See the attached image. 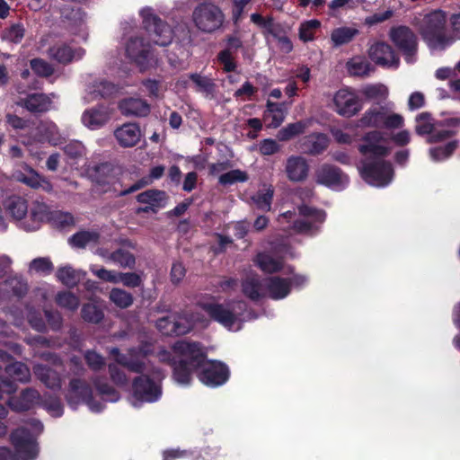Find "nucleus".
<instances>
[{
	"mask_svg": "<svg viewBox=\"0 0 460 460\" xmlns=\"http://www.w3.org/2000/svg\"><path fill=\"white\" fill-rule=\"evenodd\" d=\"M172 350L178 357H172L169 352L163 355L164 360L170 361L174 379L183 385L190 383L191 375L196 373L201 380V345L199 342L178 341L172 345Z\"/></svg>",
	"mask_w": 460,
	"mask_h": 460,
	"instance_id": "1",
	"label": "nucleus"
},
{
	"mask_svg": "<svg viewBox=\"0 0 460 460\" xmlns=\"http://www.w3.org/2000/svg\"><path fill=\"white\" fill-rule=\"evenodd\" d=\"M203 311L225 328L233 332L241 330L243 323L258 317L257 314L247 310L245 302L241 300L225 304H203Z\"/></svg>",
	"mask_w": 460,
	"mask_h": 460,
	"instance_id": "2",
	"label": "nucleus"
},
{
	"mask_svg": "<svg viewBox=\"0 0 460 460\" xmlns=\"http://www.w3.org/2000/svg\"><path fill=\"white\" fill-rule=\"evenodd\" d=\"M283 228H292L296 233L314 235L318 233L320 225L325 220V213L316 208L313 203H301L298 213L287 210L279 217Z\"/></svg>",
	"mask_w": 460,
	"mask_h": 460,
	"instance_id": "3",
	"label": "nucleus"
},
{
	"mask_svg": "<svg viewBox=\"0 0 460 460\" xmlns=\"http://www.w3.org/2000/svg\"><path fill=\"white\" fill-rule=\"evenodd\" d=\"M447 13L442 10H434L416 19V25L431 49H444L453 44L455 39L444 31Z\"/></svg>",
	"mask_w": 460,
	"mask_h": 460,
	"instance_id": "4",
	"label": "nucleus"
},
{
	"mask_svg": "<svg viewBox=\"0 0 460 460\" xmlns=\"http://www.w3.org/2000/svg\"><path fill=\"white\" fill-rule=\"evenodd\" d=\"M402 116L394 111V105H373L358 120L360 128H399L403 126Z\"/></svg>",
	"mask_w": 460,
	"mask_h": 460,
	"instance_id": "5",
	"label": "nucleus"
},
{
	"mask_svg": "<svg viewBox=\"0 0 460 460\" xmlns=\"http://www.w3.org/2000/svg\"><path fill=\"white\" fill-rule=\"evenodd\" d=\"M296 254L292 247L286 243L273 245L270 252H258L254 263L266 273H273L283 270L285 273L293 272V267L286 265L283 261L285 257L294 258Z\"/></svg>",
	"mask_w": 460,
	"mask_h": 460,
	"instance_id": "6",
	"label": "nucleus"
},
{
	"mask_svg": "<svg viewBox=\"0 0 460 460\" xmlns=\"http://www.w3.org/2000/svg\"><path fill=\"white\" fill-rule=\"evenodd\" d=\"M360 175L369 185L384 188L394 180V171L390 162L376 159L363 163L360 168Z\"/></svg>",
	"mask_w": 460,
	"mask_h": 460,
	"instance_id": "7",
	"label": "nucleus"
},
{
	"mask_svg": "<svg viewBox=\"0 0 460 460\" xmlns=\"http://www.w3.org/2000/svg\"><path fill=\"white\" fill-rule=\"evenodd\" d=\"M66 399L73 409H76L80 403L86 404L94 412H100L103 409L102 403L93 398L91 385L81 378H72L69 381Z\"/></svg>",
	"mask_w": 460,
	"mask_h": 460,
	"instance_id": "8",
	"label": "nucleus"
},
{
	"mask_svg": "<svg viewBox=\"0 0 460 460\" xmlns=\"http://www.w3.org/2000/svg\"><path fill=\"white\" fill-rule=\"evenodd\" d=\"M85 174L87 178L100 187L101 191H112L115 197H120L115 186L116 177L114 175V166L110 162L95 163L91 162L85 165Z\"/></svg>",
	"mask_w": 460,
	"mask_h": 460,
	"instance_id": "9",
	"label": "nucleus"
},
{
	"mask_svg": "<svg viewBox=\"0 0 460 460\" xmlns=\"http://www.w3.org/2000/svg\"><path fill=\"white\" fill-rule=\"evenodd\" d=\"M141 16L143 27L155 45L165 47L172 42V30L170 25L154 13L151 8L143 9Z\"/></svg>",
	"mask_w": 460,
	"mask_h": 460,
	"instance_id": "10",
	"label": "nucleus"
},
{
	"mask_svg": "<svg viewBox=\"0 0 460 460\" xmlns=\"http://www.w3.org/2000/svg\"><path fill=\"white\" fill-rule=\"evenodd\" d=\"M30 217L33 223L48 222L51 226L58 229H66L74 226L75 220L69 212L61 210H50L47 203H34L31 208Z\"/></svg>",
	"mask_w": 460,
	"mask_h": 460,
	"instance_id": "11",
	"label": "nucleus"
},
{
	"mask_svg": "<svg viewBox=\"0 0 460 460\" xmlns=\"http://www.w3.org/2000/svg\"><path fill=\"white\" fill-rule=\"evenodd\" d=\"M331 107L340 116L351 118L362 110L363 105L354 92L341 89L333 94Z\"/></svg>",
	"mask_w": 460,
	"mask_h": 460,
	"instance_id": "12",
	"label": "nucleus"
},
{
	"mask_svg": "<svg viewBox=\"0 0 460 460\" xmlns=\"http://www.w3.org/2000/svg\"><path fill=\"white\" fill-rule=\"evenodd\" d=\"M91 271L98 277L100 279L118 284L121 283L124 287L128 288H137L143 286V271L136 272V271H128V272H120L116 270H110L105 268H101L95 270L94 268H91Z\"/></svg>",
	"mask_w": 460,
	"mask_h": 460,
	"instance_id": "13",
	"label": "nucleus"
},
{
	"mask_svg": "<svg viewBox=\"0 0 460 460\" xmlns=\"http://www.w3.org/2000/svg\"><path fill=\"white\" fill-rule=\"evenodd\" d=\"M358 151L365 156H373L378 159L387 155L390 152L385 134L378 130L367 132L358 146Z\"/></svg>",
	"mask_w": 460,
	"mask_h": 460,
	"instance_id": "14",
	"label": "nucleus"
},
{
	"mask_svg": "<svg viewBox=\"0 0 460 460\" xmlns=\"http://www.w3.org/2000/svg\"><path fill=\"white\" fill-rule=\"evenodd\" d=\"M230 376L228 367L218 360L208 359L203 354V383L210 387H217L226 383Z\"/></svg>",
	"mask_w": 460,
	"mask_h": 460,
	"instance_id": "15",
	"label": "nucleus"
},
{
	"mask_svg": "<svg viewBox=\"0 0 460 460\" xmlns=\"http://www.w3.org/2000/svg\"><path fill=\"white\" fill-rule=\"evenodd\" d=\"M415 130L419 135H428L429 143L442 142L453 135L452 131L442 128L438 123L433 122L428 113L417 116Z\"/></svg>",
	"mask_w": 460,
	"mask_h": 460,
	"instance_id": "16",
	"label": "nucleus"
},
{
	"mask_svg": "<svg viewBox=\"0 0 460 460\" xmlns=\"http://www.w3.org/2000/svg\"><path fill=\"white\" fill-rule=\"evenodd\" d=\"M10 440L16 452L24 460H34L38 454L37 445L32 438L31 431L23 427L12 431Z\"/></svg>",
	"mask_w": 460,
	"mask_h": 460,
	"instance_id": "17",
	"label": "nucleus"
},
{
	"mask_svg": "<svg viewBox=\"0 0 460 460\" xmlns=\"http://www.w3.org/2000/svg\"><path fill=\"white\" fill-rule=\"evenodd\" d=\"M132 391L137 401L146 402H156L162 394L161 387L147 375H140L133 379Z\"/></svg>",
	"mask_w": 460,
	"mask_h": 460,
	"instance_id": "18",
	"label": "nucleus"
},
{
	"mask_svg": "<svg viewBox=\"0 0 460 460\" xmlns=\"http://www.w3.org/2000/svg\"><path fill=\"white\" fill-rule=\"evenodd\" d=\"M392 41L400 49L408 63H412L417 50V40L414 33L407 27L400 26L390 31Z\"/></svg>",
	"mask_w": 460,
	"mask_h": 460,
	"instance_id": "19",
	"label": "nucleus"
},
{
	"mask_svg": "<svg viewBox=\"0 0 460 460\" xmlns=\"http://www.w3.org/2000/svg\"><path fill=\"white\" fill-rule=\"evenodd\" d=\"M151 46L143 38L132 37L126 45V55L141 70L148 67L150 61Z\"/></svg>",
	"mask_w": 460,
	"mask_h": 460,
	"instance_id": "20",
	"label": "nucleus"
},
{
	"mask_svg": "<svg viewBox=\"0 0 460 460\" xmlns=\"http://www.w3.org/2000/svg\"><path fill=\"white\" fill-rule=\"evenodd\" d=\"M317 182L334 190H342L349 184L348 176L339 168L324 164L316 172Z\"/></svg>",
	"mask_w": 460,
	"mask_h": 460,
	"instance_id": "21",
	"label": "nucleus"
},
{
	"mask_svg": "<svg viewBox=\"0 0 460 460\" xmlns=\"http://www.w3.org/2000/svg\"><path fill=\"white\" fill-rule=\"evenodd\" d=\"M368 56L376 65L385 67L399 66L400 59L392 47L385 42H375L368 49Z\"/></svg>",
	"mask_w": 460,
	"mask_h": 460,
	"instance_id": "22",
	"label": "nucleus"
},
{
	"mask_svg": "<svg viewBox=\"0 0 460 460\" xmlns=\"http://www.w3.org/2000/svg\"><path fill=\"white\" fill-rule=\"evenodd\" d=\"M287 178L292 182H301L307 179L310 165L305 157L293 155L287 158L284 165Z\"/></svg>",
	"mask_w": 460,
	"mask_h": 460,
	"instance_id": "23",
	"label": "nucleus"
},
{
	"mask_svg": "<svg viewBox=\"0 0 460 460\" xmlns=\"http://www.w3.org/2000/svg\"><path fill=\"white\" fill-rule=\"evenodd\" d=\"M29 378L30 370L24 363L13 361V357L5 362L0 361V379L13 381L17 385L16 381L26 383Z\"/></svg>",
	"mask_w": 460,
	"mask_h": 460,
	"instance_id": "24",
	"label": "nucleus"
},
{
	"mask_svg": "<svg viewBox=\"0 0 460 460\" xmlns=\"http://www.w3.org/2000/svg\"><path fill=\"white\" fill-rule=\"evenodd\" d=\"M156 328L166 336H180L190 331V323L181 317L168 315L156 321Z\"/></svg>",
	"mask_w": 460,
	"mask_h": 460,
	"instance_id": "25",
	"label": "nucleus"
},
{
	"mask_svg": "<svg viewBox=\"0 0 460 460\" xmlns=\"http://www.w3.org/2000/svg\"><path fill=\"white\" fill-rule=\"evenodd\" d=\"M108 106L97 104L94 107L85 110L82 114L83 124L90 129H97L103 127L110 120Z\"/></svg>",
	"mask_w": 460,
	"mask_h": 460,
	"instance_id": "26",
	"label": "nucleus"
},
{
	"mask_svg": "<svg viewBox=\"0 0 460 460\" xmlns=\"http://www.w3.org/2000/svg\"><path fill=\"white\" fill-rule=\"evenodd\" d=\"M40 393L32 388L24 389L20 396H11L8 400L9 407L17 412L27 411L40 404Z\"/></svg>",
	"mask_w": 460,
	"mask_h": 460,
	"instance_id": "27",
	"label": "nucleus"
},
{
	"mask_svg": "<svg viewBox=\"0 0 460 460\" xmlns=\"http://www.w3.org/2000/svg\"><path fill=\"white\" fill-rule=\"evenodd\" d=\"M85 13L81 7L64 5L60 8V20L65 28L75 33L84 22Z\"/></svg>",
	"mask_w": 460,
	"mask_h": 460,
	"instance_id": "28",
	"label": "nucleus"
},
{
	"mask_svg": "<svg viewBox=\"0 0 460 460\" xmlns=\"http://www.w3.org/2000/svg\"><path fill=\"white\" fill-rule=\"evenodd\" d=\"M12 177L32 189L40 188L42 182L48 183L33 168L24 163L13 170Z\"/></svg>",
	"mask_w": 460,
	"mask_h": 460,
	"instance_id": "29",
	"label": "nucleus"
},
{
	"mask_svg": "<svg viewBox=\"0 0 460 460\" xmlns=\"http://www.w3.org/2000/svg\"><path fill=\"white\" fill-rule=\"evenodd\" d=\"M48 53L51 59L60 64L66 65L73 61L76 54L78 55V58H81L84 50L81 48L75 49L67 43L63 42L56 43L49 47Z\"/></svg>",
	"mask_w": 460,
	"mask_h": 460,
	"instance_id": "30",
	"label": "nucleus"
},
{
	"mask_svg": "<svg viewBox=\"0 0 460 460\" xmlns=\"http://www.w3.org/2000/svg\"><path fill=\"white\" fill-rule=\"evenodd\" d=\"M51 103V99L42 93H29L20 102L21 106L33 114L47 112L49 110Z\"/></svg>",
	"mask_w": 460,
	"mask_h": 460,
	"instance_id": "31",
	"label": "nucleus"
},
{
	"mask_svg": "<svg viewBox=\"0 0 460 460\" xmlns=\"http://www.w3.org/2000/svg\"><path fill=\"white\" fill-rule=\"evenodd\" d=\"M114 136L121 146L132 147L139 142L141 131L137 123H126L115 130Z\"/></svg>",
	"mask_w": 460,
	"mask_h": 460,
	"instance_id": "32",
	"label": "nucleus"
},
{
	"mask_svg": "<svg viewBox=\"0 0 460 460\" xmlns=\"http://www.w3.org/2000/svg\"><path fill=\"white\" fill-rule=\"evenodd\" d=\"M120 112L125 116L146 117L151 107L149 103L140 98H127L119 103Z\"/></svg>",
	"mask_w": 460,
	"mask_h": 460,
	"instance_id": "33",
	"label": "nucleus"
},
{
	"mask_svg": "<svg viewBox=\"0 0 460 460\" xmlns=\"http://www.w3.org/2000/svg\"><path fill=\"white\" fill-rule=\"evenodd\" d=\"M266 296L279 300L287 297L290 293V283L286 278L270 277L264 279Z\"/></svg>",
	"mask_w": 460,
	"mask_h": 460,
	"instance_id": "34",
	"label": "nucleus"
},
{
	"mask_svg": "<svg viewBox=\"0 0 460 460\" xmlns=\"http://www.w3.org/2000/svg\"><path fill=\"white\" fill-rule=\"evenodd\" d=\"M225 17L222 11L212 4H203V31L212 32L219 29Z\"/></svg>",
	"mask_w": 460,
	"mask_h": 460,
	"instance_id": "35",
	"label": "nucleus"
},
{
	"mask_svg": "<svg viewBox=\"0 0 460 460\" xmlns=\"http://www.w3.org/2000/svg\"><path fill=\"white\" fill-rule=\"evenodd\" d=\"M242 45L240 38L236 36H230L226 39V48L220 51L217 56L218 60L223 65V68L226 72H232L236 68L233 51L240 49Z\"/></svg>",
	"mask_w": 460,
	"mask_h": 460,
	"instance_id": "36",
	"label": "nucleus"
},
{
	"mask_svg": "<svg viewBox=\"0 0 460 460\" xmlns=\"http://www.w3.org/2000/svg\"><path fill=\"white\" fill-rule=\"evenodd\" d=\"M243 293L252 300H258L266 296L264 279L258 276L247 277L243 284Z\"/></svg>",
	"mask_w": 460,
	"mask_h": 460,
	"instance_id": "37",
	"label": "nucleus"
},
{
	"mask_svg": "<svg viewBox=\"0 0 460 460\" xmlns=\"http://www.w3.org/2000/svg\"><path fill=\"white\" fill-rule=\"evenodd\" d=\"M286 110L283 103H277L268 101L267 109L264 112V120L271 128H278L285 119Z\"/></svg>",
	"mask_w": 460,
	"mask_h": 460,
	"instance_id": "38",
	"label": "nucleus"
},
{
	"mask_svg": "<svg viewBox=\"0 0 460 460\" xmlns=\"http://www.w3.org/2000/svg\"><path fill=\"white\" fill-rule=\"evenodd\" d=\"M92 383L104 400L111 402H115L119 400V393L106 381L105 377L95 376L92 378Z\"/></svg>",
	"mask_w": 460,
	"mask_h": 460,
	"instance_id": "39",
	"label": "nucleus"
},
{
	"mask_svg": "<svg viewBox=\"0 0 460 460\" xmlns=\"http://www.w3.org/2000/svg\"><path fill=\"white\" fill-rule=\"evenodd\" d=\"M58 279L68 288H75L81 281L85 273L81 270H76L71 266L60 267L57 270Z\"/></svg>",
	"mask_w": 460,
	"mask_h": 460,
	"instance_id": "40",
	"label": "nucleus"
},
{
	"mask_svg": "<svg viewBox=\"0 0 460 460\" xmlns=\"http://www.w3.org/2000/svg\"><path fill=\"white\" fill-rule=\"evenodd\" d=\"M328 137L324 134L317 133L306 136L304 138L303 146L310 155H317L325 150L328 146Z\"/></svg>",
	"mask_w": 460,
	"mask_h": 460,
	"instance_id": "41",
	"label": "nucleus"
},
{
	"mask_svg": "<svg viewBox=\"0 0 460 460\" xmlns=\"http://www.w3.org/2000/svg\"><path fill=\"white\" fill-rule=\"evenodd\" d=\"M164 173V166L163 165H157L153 168H151L149 175L147 177H145L137 182H135L133 185H131L129 188L123 189L119 192V196H125L129 193H133L145 186L151 183L154 180L160 179Z\"/></svg>",
	"mask_w": 460,
	"mask_h": 460,
	"instance_id": "42",
	"label": "nucleus"
},
{
	"mask_svg": "<svg viewBox=\"0 0 460 460\" xmlns=\"http://www.w3.org/2000/svg\"><path fill=\"white\" fill-rule=\"evenodd\" d=\"M109 260L122 269H128L131 270L136 268L137 264L136 256L129 251L123 248H118L111 252L109 255Z\"/></svg>",
	"mask_w": 460,
	"mask_h": 460,
	"instance_id": "43",
	"label": "nucleus"
},
{
	"mask_svg": "<svg viewBox=\"0 0 460 460\" xmlns=\"http://www.w3.org/2000/svg\"><path fill=\"white\" fill-rule=\"evenodd\" d=\"M359 31L355 27H339L331 33V40L334 47H339L349 43Z\"/></svg>",
	"mask_w": 460,
	"mask_h": 460,
	"instance_id": "44",
	"label": "nucleus"
},
{
	"mask_svg": "<svg viewBox=\"0 0 460 460\" xmlns=\"http://www.w3.org/2000/svg\"><path fill=\"white\" fill-rule=\"evenodd\" d=\"M109 299L120 309H127L130 307L134 303L133 295L130 292L119 288H113L110 291Z\"/></svg>",
	"mask_w": 460,
	"mask_h": 460,
	"instance_id": "45",
	"label": "nucleus"
},
{
	"mask_svg": "<svg viewBox=\"0 0 460 460\" xmlns=\"http://www.w3.org/2000/svg\"><path fill=\"white\" fill-rule=\"evenodd\" d=\"M35 374L39 379L50 389H59L61 386V381L56 371L50 367H39L35 370Z\"/></svg>",
	"mask_w": 460,
	"mask_h": 460,
	"instance_id": "46",
	"label": "nucleus"
},
{
	"mask_svg": "<svg viewBox=\"0 0 460 460\" xmlns=\"http://www.w3.org/2000/svg\"><path fill=\"white\" fill-rule=\"evenodd\" d=\"M346 67L351 75L365 76L370 72V64L364 57L360 56L350 58L347 62Z\"/></svg>",
	"mask_w": 460,
	"mask_h": 460,
	"instance_id": "47",
	"label": "nucleus"
},
{
	"mask_svg": "<svg viewBox=\"0 0 460 460\" xmlns=\"http://www.w3.org/2000/svg\"><path fill=\"white\" fill-rule=\"evenodd\" d=\"M308 125L309 121L290 123L278 132L277 137L280 141H288L294 137L304 133Z\"/></svg>",
	"mask_w": 460,
	"mask_h": 460,
	"instance_id": "48",
	"label": "nucleus"
},
{
	"mask_svg": "<svg viewBox=\"0 0 460 460\" xmlns=\"http://www.w3.org/2000/svg\"><path fill=\"white\" fill-rule=\"evenodd\" d=\"M4 289L18 298L23 297L28 291L27 282L21 277H12L4 283Z\"/></svg>",
	"mask_w": 460,
	"mask_h": 460,
	"instance_id": "49",
	"label": "nucleus"
},
{
	"mask_svg": "<svg viewBox=\"0 0 460 460\" xmlns=\"http://www.w3.org/2000/svg\"><path fill=\"white\" fill-rule=\"evenodd\" d=\"M81 316L84 322L98 324L103 320L104 313L98 305L87 303L81 309Z\"/></svg>",
	"mask_w": 460,
	"mask_h": 460,
	"instance_id": "50",
	"label": "nucleus"
},
{
	"mask_svg": "<svg viewBox=\"0 0 460 460\" xmlns=\"http://www.w3.org/2000/svg\"><path fill=\"white\" fill-rule=\"evenodd\" d=\"M40 405H41L53 417H61L64 412L63 404L57 396L44 395L40 397Z\"/></svg>",
	"mask_w": 460,
	"mask_h": 460,
	"instance_id": "51",
	"label": "nucleus"
},
{
	"mask_svg": "<svg viewBox=\"0 0 460 460\" xmlns=\"http://www.w3.org/2000/svg\"><path fill=\"white\" fill-rule=\"evenodd\" d=\"M248 180L249 175L245 171L235 169L222 173L218 178V182L223 186H228L237 182H245Z\"/></svg>",
	"mask_w": 460,
	"mask_h": 460,
	"instance_id": "52",
	"label": "nucleus"
},
{
	"mask_svg": "<svg viewBox=\"0 0 460 460\" xmlns=\"http://www.w3.org/2000/svg\"><path fill=\"white\" fill-rule=\"evenodd\" d=\"M25 34V28L22 23H13L9 27L5 28L2 33V39L4 40L10 41L14 44L20 43Z\"/></svg>",
	"mask_w": 460,
	"mask_h": 460,
	"instance_id": "53",
	"label": "nucleus"
},
{
	"mask_svg": "<svg viewBox=\"0 0 460 460\" xmlns=\"http://www.w3.org/2000/svg\"><path fill=\"white\" fill-rule=\"evenodd\" d=\"M362 94L369 100H385L388 96V89L382 84L366 85L361 90Z\"/></svg>",
	"mask_w": 460,
	"mask_h": 460,
	"instance_id": "54",
	"label": "nucleus"
},
{
	"mask_svg": "<svg viewBox=\"0 0 460 460\" xmlns=\"http://www.w3.org/2000/svg\"><path fill=\"white\" fill-rule=\"evenodd\" d=\"M99 238V234L91 231H80L74 234L69 243L77 248H84L89 243L95 242Z\"/></svg>",
	"mask_w": 460,
	"mask_h": 460,
	"instance_id": "55",
	"label": "nucleus"
},
{
	"mask_svg": "<svg viewBox=\"0 0 460 460\" xmlns=\"http://www.w3.org/2000/svg\"><path fill=\"white\" fill-rule=\"evenodd\" d=\"M457 147L456 141H450L444 146H436L429 149V155L435 162L448 158Z\"/></svg>",
	"mask_w": 460,
	"mask_h": 460,
	"instance_id": "56",
	"label": "nucleus"
},
{
	"mask_svg": "<svg viewBox=\"0 0 460 460\" xmlns=\"http://www.w3.org/2000/svg\"><path fill=\"white\" fill-rule=\"evenodd\" d=\"M57 304L70 311H75L80 304L79 298L69 291L59 292L56 297Z\"/></svg>",
	"mask_w": 460,
	"mask_h": 460,
	"instance_id": "57",
	"label": "nucleus"
},
{
	"mask_svg": "<svg viewBox=\"0 0 460 460\" xmlns=\"http://www.w3.org/2000/svg\"><path fill=\"white\" fill-rule=\"evenodd\" d=\"M320 27L318 20H310L300 24L298 30L299 39L304 42L314 40L315 31Z\"/></svg>",
	"mask_w": 460,
	"mask_h": 460,
	"instance_id": "58",
	"label": "nucleus"
},
{
	"mask_svg": "<svg viewBox=\"0 0 460 460\" xmlns=\"http://www.w3.org/2000/svg\"><path fill=\"white\" fill-rule=\"evenodd\" d=\"M84 358L88 367L94 372L100 371L106 365L105 358L100 353L93 349H87L84 352Z\"/></svg>",
	"mask_w": 460,
	"mask_h": 460,
	"instance_id": "59",
	"label": "nucleus"
},
{
	"mask_svg": "<svg viewBox=\"0 0 460 460\" xmlns=\"http://www.w3.org/2000/svg\"><path fill=\"white\" fill-rule=\"evenodd\" d=\"M31 70L40 77H49L54 73L53 66L42 58H36L30 62Z\"/></svg>",
	"mask_w": 460,
	"mask_h": 460,
	"instance_id": "60",
	"label": "nucleus"
},
{
	"mask_svg": "<svg viewBox=\"0 0 460 460\" xmlns=\"http://www.w3.org/2000/svg\"><path fill=\"white\" fill-rule=\"evenodd\" d=\"M63 151L68 158L76 160L84 155L85 147L80 141L73 140L64 146Z\"/></svg>",
	"mask_w": 460,
	"mask_h": 460,
	"instance_id": "61",
	"label": "nucleus"
},
{
	"mask_svg": "<svg viewBox=\"0 0 460 460\" xmlns=\"http://www.w3.org/2000/svg\"><path fill=\"white\" fill-rule=\"evenodd\" d=\"M108 370L111 380L114 385L118 386H124L128 385V378L126 373L123 370H121L116 364H109Z\"/></svg>",
	"mask_w": 460,
	"mask_h": 460,
	"instance_id": "62",
	"label": "nucleus"
},
{
	"mask_svg": "<svg viewBox=\"0 0 460 460\" xmlns=\"http://www.w3.org/2000/svg\"><path fill=\"white\" fill-rule=\"evenodd\" d=\"M6 212L15 220L22 219L28 212L27 203H9Z\"/></svg>",
	"mask_w": 460,
	"mask_h": 460,
	"instance_id": "63",
	"label": "nucleus"
},
{
	"mask_svg": "<svg viewBox=\"0 0 460 460\" xmlns=\"http://www.w3.org/2000/svg\"><path fill=\"white\" fill-rule=\"evenodd\" d=\"M31 268L37 272L49 274L53 270V263L49 258H36L31 262Z\"/></svg>",
	"mask_w": 460,
	"mask_h": 460,
	"instance_id": "64",
	"label": "nucleus"
}]
</instances>
